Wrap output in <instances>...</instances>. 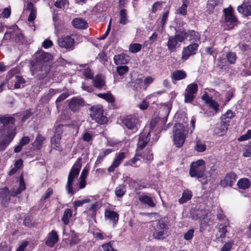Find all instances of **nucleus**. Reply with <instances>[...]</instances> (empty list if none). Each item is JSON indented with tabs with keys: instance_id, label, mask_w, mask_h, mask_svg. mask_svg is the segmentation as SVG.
Wrapping results in <instances>:
<instances>
[{
	"instance_id": "1",
	"label": "nucleus",
	"mask_w": 251,
	"mask_h": 251,
	"mask_svg": "<svg viewBox=\"0 0 251 251\" xmlns=\"http://www.w3.org/2000/svg\"><path fill=\"white\" fill-rule=\"evenodd\" d=\"M15 122V119L12 116H0V151H4L13 140L16 132L13 126Z\"/></svg>"
},
{
	"instance_id": "17",
	"label": "nucleus",
	"mask_w": 251,
	"mask_h": 251,
	"mask_svg": "<svg viewBox=\"0 0 251 251\" xmlns=\"http://www.w3.org/2000/svg\"><path fill=\"white\" fill-rule=\"evenodd\" d=\"M59 240V237L56 231L52 230L49 234L45 242L47 246L52 248Z\"/></svg>"
},
{
	"instance_id": "19",
	"label": "nucleus",
	"mask_w": 251,
	"mask_h": 251,
	"mask_svg": "<svg viewBox=\"0 0 251 251\" xmlns=\"http://www.w3.org/2000/svg\"><path fill=\"white\" fill-rule=\"evenodd\" d=\"M185 36L186 39L188 38V41L192 42V43L200 42L201 35L199 32L195 30H188L186 31Z\"/></svg>"
},
{
	"instance_id": "58",
	"label": "nucleus",
	"mask_w": 251,
	"mask_h": 251,
	"mask_svg": "<svg viewBox=\"0 0 251 251\" xmlns=\"http://www.w3.org/2000/svg\"><path fill=\"white\" fill-rule=\"evenodd\" d=\"M194 230L193 229H190L188 230L184 235V238L186 240H189L191 239L194 235Z\"/></svg>"
},
{
	"instance_id": "54",
	"label": "nucleus",
	"mask_w": 251,
	"mask_h": 251,
	"mask_svg": "<svg viewBox=\"0 0 251 251\" xmlns=\"http://www.w3.org/2000/svg\"><path fill=\"white\" fill-rule=\"evenodd\" d=\"M251 139V129L248 130L247 132L241 136L238 139V140L240 142L244 141Z\"/></svg>"
},
{
	"instance_id": "10",
	"label": "nucleus",
	"mask_w": 251,
	"mask_h": 251,
	"mask_svg": "<svg viewBox=\"0 0 251 251\" xmlns=\"http://www.w3.org/2000/svg\"><path fill=\"white\" fill-rule=\"evenodd\" d=\"M123 124L128 129L133 130V132L137 131L140 126L139 120L132 115L126 117L123 120Z\"/></svg>"
},
{
	"instance_id": "14",
	"label": "nucleus",
	"mask_w": 251,
	"mask_h": 251,
	"mask_svg": "<svg viewBox=\"0 0 251 251\" xmlns=\"http://www.w3.org/2000/svg\"><path fill=\"white\" fill-rule=\"evenodd\" d=\"M224 13L225 16V20L227 25H231L232 27L233 25H234L237 19L235 16L233 15V10L230 7L224 9Z\"/></svg>"
},
{
	"instance_id": "25",
	"label": "nucleus",
	"mask_w": 251,
	"mask_h": 251,
	"mask_svg": "<svg viewBox=\"0 0 251 251\" xmlns=\"http://www.w3.org/2000/svg\"><path fill=\"white\" fill-rule=\"evenodd\" d=\"M228 124L225 121L221 122L220 125L214 129V132L218 136H222L225 135L227 130Z\"/></svg>"
},
{
	"instance_id": "62",
	"label": "nucleus",
	"mask_w": 251,
	"mask_h": 251,
	"mask_svg": "<svg viewBox=\"0 0 251 251\" xmlns=\"http://www.w3.org/2000/svg\"><path fill=\"white\" fill-rule=\"evenodd\" d=\"M149 98V96L146 97V100H143L141 103L138 104V107L141 110H145L147 109L148 107L149 103L147 102V100Z\"/></svg>"
},
{
	"instance_id": "49",
	"label": "nucleus",
	"mask_w": 251,
	"mask_h": 251,
	"mask_svg": "<svg viewBox=\"0 0 251 251\" xmlns=\"http://www.w3.org/2000/svg\"><path fill=\"white\" fill-rule=\"evenodd\" d=\"M227 231L226 226H223L219 228L218 232L217 234V236L218 238H223L226 236V234Z\"/></svg>"
},
{
	"instance_id": "34",
	"label": "nucleus",
	"mask_w": 251,
	"mask_h": 251,
	"mask_svg": "<svg viewBox=\"0 0 251 251\" xmlns=\"http://www.w3.org/2000/svg\"><path fill=\"white\" fill-rule=\"evenodd\" d=\"M119 23L125 25L128 23L126 10L122 9L120 11Z\"/></svg>"
},
{
	"instance_id": "37",
	"label": "nucleus",
	"mask_w": 251,
	"mask_h": 251,
	"mask_svg": "<svg viewBox=\"0 0 251 251\" xmlns=\"http://www.w3.org/2000/svg\"><path fill=\"white\" fill-rule=\"evenodd\" d=\"M45 138L41 134H38L34 142V147L37 150L40 149L43 144Z\"/></svg>"
},
{
	"instance_id": "11",
	"label": "nucleus",
	"mask_w": 251,
	"mask_h": 251,
	"mask_svg": "<svg viewBox=\"0 0 251 251\" xmlns=\"http://www.w3.org/2000/svg\"><path fill=\"white\" fill-rule=\"evenodd\" d=\"M150 140V132L146 129H144L143 132L139 135L136 151L140 152L146 147Z\"/></svg>"
},
{
	"instance_id": "23",
	"label": "nucleus",
	"mask_w": 251,
	"mask_h": 251,
	"mask_svg": "<svg viewBox=\"0 0 251 251\" xmlns=\"http://www.w3.org/2000/svg\"><path fill=\"white\" fill-rule=\"evenodd\" d=\"M237 10L245 17L251 16V4L243 3L237 7Z\"/></svg>"
},
{
	"instance_id": "8",
	"label": "nucleus",
	"mask_w": 251,
	"mask_h": 251,
	"mask_svg": "<svg viewBox=\"0 0 251 251\" xmlns=\"http://www.w3.org/2000/svg\"><path fill=\"white\" fill-rule=\"evenodd\" d=\"M198 90L196 83H191L187 85L184 93L185 102L190 103L193 101Z\"/></svg>"
},
{
	"instance_id": "39",
	"label": "nucleus",
	"mask_w": 251,
	"mask_h": 251,
	"mask_svg": "<svg viewBox=\"0 0 251 251\" xmlns=\"http://www.w3.org/2000/svg\"><path fill=\"white\" fill-rule=\"evenodd\" d=\"M142 153L141 158H143L147 161H151L153 159V153L151 152V150L150 148H147Z\"/></svg>"
},
{
	"instance_id": "38",
	"label": "nucleus",
	"mask_w": 251,
	"mask_h": 251,
	"mask_svg": "<svg viewBox=\"0 0 251 251\" xmlns=\"http://www.w3.org/2000/svg\"><path fill=\"white\" fill-rule=\"evenodd\" d=\"M168 226L165 221L161 219L158 221L154 230L167 231Z\"/></svg>"
},
{
	"instance_id": "6",
	"label": "nucleus",
	"mask_w": 251,
	"mask_h": 251,
	"mask_svg": "<svg viewBox=\"0 0 251 251\" xmlns=\"http://www.w3.org/2000/svg\"><path fill=\"white\" fill-rule=\"evenodd\" d=\"M205 170L204 161L202 159H199L191 163L189 174L192 177L202 178L205 175Z\"/></svg>"
},
{
	"instance_id": "47",
	"label": "nucleus",
	"mask_w": 251,
	"mask_h": 251,
	"mask_svg": "<svg viewBox=\"0 0 251 251\" xmlns=\"http://www.w3.org/2000/svg\"><path fill=\"white\" fill-rule=\"evenodd\" d=\"M195 149L199 152H203L206 150V145L201 140H197L196 141Z\"/></svg>"
},
{
	"instance_id": "7",
	"label": "nucleus",
	"mask_w": 251,
	"mask_h": 251,
	"mask_svg": "<svg viewBox=\"0 0 251 251\" xmlns=\"http://www.w3.org/2000/svg\"><path fill=\"white\" fill-rule=\"evenodd\" d=\"M90 116L93 120L100 125H103L107 121L106 117L103 115V109L101 105H96L89 108Z\"/></svg>"
},
{
	"instance_id": "36",
	"label": "nucleus",
	"mask_w": 251,
	"mask_h": 251,
	"mask_svg": "<svg viewBox=\"0 0 251 251\" xmlns=\"http://www.w3.org/2000/svg\"><path fill=\"white\" fill-rule=\"evenodd\" d=\"M25 82L26 81L22 76L20 75H16L14 87L16 89H19L21 87L23 88Z\"/></svg>"
},
{
	"instance_id": "53",
	"label": "nucleus",
	"mask_w": 251,
	"mask_h": 251,
	"mask_svg": "<svg viewBox=\"0 0 251 251\" xmlns=\"http://www.w3.org/2000/svg\"><path fill=\"white\" fill-rule=\"evenodd\" d=\"M63 126L61 125H59L57 126L55 128L54 134L53 135V136H54V138L55 137L61 139L62 134L63 133Z\"/></svg>"
},
{
	"instance_id": "40",
	"label": "nucleus",
	"mask_w": 251,
	"mask_h": 251,
	"mask_svg": "<svg viewBox=\"0 0 251 251\" xmlns=\"http://www.w3.org/2000/svg\"><path fill=\"white\" fill-rule=\"evenodd\" d=\"M222 2V0H208L207 3V10L209 11V13L211 12L216 6Z\"/></svg>"
},
{
	"instance_id": "35",
	"label": "nucleus",
	"mask_w": 251,
	"mask_h": 251,
	"mask_svg": "<svg viewBox=\"0 0 251 251\" xmlns=\"http://www.w3.org/2000/svg\"><path fill=\"white\" fill-rule=\"evenodd\" d=\"M177 44V41L176 40L174 36H170L167 42V47L168 50L172 52L176 50V45Z\"/></svg>"
},
{
	"instance_id": "56",
	"label": "nucleus",
	"mask_w": 251,
	"mask_h": 251,
	"mask_svg": "<svg viewBox=\"0 0 251 251\" xmlns=\"http://www.w3.org/2000/svg\"><path fill=\"white\" fill-rule=\"evenodd\" d=\"M69 96L68 93H63L58 97L55 101L57 108H59L58 103L66 99Z\"/></svg>"
},
{
	"instance_id": "24",
	"label": "nucleus",
	"mask_w": 251,
	"mask_h": 251,
	"mask_svg": "<svg viewBox=\"0 0 251 251\" xmlns=\"http://www.w3.org/2000/svg\"><path fill=\"white\" fill-rule=\"evenodd\" d=\"M73 25L76 28L85 29L88 27L87 22L82 18H75L72 21Z\"/></svg>"
},
{
	"instance_id": "52",
	"label": "nucleus",
	"mask_w": 251,
	"mask_h": 251,
	"mask_svg": "<svg viewBox=\"0 0 251 251\" xmlns=\"http://www.w3.org/2000/svg\"><path fill=\"white\" fill-rule=\"evenodd\" d=\"M172 102H169L168 103H165L163 107L161 108V109L163 110V111H164L165 113L166 118L168 117L172 108Z\"/></svg>"
},
{
	"instance_id": "44",
	"label": "nucleus",
	"mask_w": 251,
	"mask_h": 251,
	"mask_svg": "<svg viewBox=\"0 0 251 251\" xmlns=\"http://www.w3.org/2000/svg\"><path fill=\"white\" fill-rule=\"evenodd\" d=\"M152 235L157 240L163 239L167 236V231L154 230Z\"/></svg>"
},
{
	"instance_id": "4",
	"label": "nucleus",
	"mask_w": 251,
	"mask_h": 251,
	"mask_svg": "<svg viewBox=\"0 0 251 251\" xmlns=\"http://www.w3.org/2000/svg\"><path fill=\"white\" fill-rule=\"evenodd\" d=\"M188 128L183 124H176L173 127V142L177 148L181 147L188 133Z\"/></svg>"
},
{
	"instance_id": "63",
	"label": "nucleus",
	"mask_w": 251,
	"mask_h": 251,
	"mask_svg": "<svg viewBox=\"0 0 251 251\" xmlns=\"http://www.w3.org/2000/svg\"><path fill=\"white\" fill-rule=\"evenodd\" d=\"M162 3L161 1H156L154 3L151 7V12L153 13H155L157 9L161 7Z\"/></svg>"
},
{
	"instance_id": "48",
	"label": "nucleus",
	"mask_w": 251,
	"mask_h": 251,
	"mask_svg": "<svg viewBox=\"0 0 251 251\" xmlns=\"http://www.w3.org/2000/svg\"><path fill=\"white\" fill-rule=\"evenodd\" d=\"M185 33L186 31L183 30L181 31L180 33L176 34L174 36V38H175L177 42H182L185 39H186Z\"/></svg>"
},
{
	"instance_id": "29",
	"label": "nucleus",
	"mask_w": 251,
	"mask_h": 251,
	"mask_svg": "<svg viewBox=\"0 0 251 251\" xmlns=\"http://www.w3.org/2000/svg\"><path fill=\"white\" fill-rule=\"evenodd\" d=\"M192 197V192L188 190H184L182 193V197L178 200L180 204H183L190 200Z\"/></svg>"
},
{
	"instance_id": "55",
	"label": "nucleus",
	"mask_w": 251,
	"mask_h": 251,
	"mask_svg": "<svg viewBox=\"0 0 251 251\" xmlns=\"http://www.w3.org/2000/svg\"><path fill=\"white\" fill-rule=\"evenodd\" d=\"M233 245V242L229 241L226 242L222 247L221 251H230Z\"/></svg>"
},
{
	"instance_id": "16",
	"label": "nucleus",
	"mask_w": 251,
	"mask_h": 251,
	"mask_svg": "<svg viewBox=\"0 0 251 251\" xmlns=\"http://www.w3.org/2000/svg\"><path fill=\"white\" fill-rule=\"evenodd\" d=\"M126 158V153L124 152L116 154L111 165L108 168L109 173L113 172L116 168L118 167L123 160Z\"/></svg>"
},
{
	"instance_id": "18",
	"label": "nucleus",
	"mask_w": 251,
	"mask_h": 251,
	"mask_svg": "<svg viewBox=\"0 0 251 251\" xmlns=\"http://www.w3.org/2000/svg\"><path fill=\"white\" fill-rule=\"evenodd\" d=\"M130 57L125 53H121L120 54L114 56L113 60L116 65H125L127 64L130 60Z\"/></svg>"
},
{
	"instance_id": "27",
	"label": "nucleus",
	"mask_w": 251,
	"mask_h": 251,
	"mask_svg": "<svg viewBox=\"0 0 251 251\" xmlns=\"http://www.w3.org/2000/svg\"><path fill=\"white\" fill-rule=\"evenodd\" d=\"M139 200L143 203L148 205L149 207H153L155 206L152 199L147 195H141L139 197Z\"/></svg>"
},
{
	"instance_id": "20",
	"label": "nucleus",
	"mask_w": 251,
	"mask_h": 251,
	"mask_svg": "<svg viewBox=\"0 0 251 251\" xmlns=\"http://www.w3.org/2000/svg\"><path fill=\"white\" fill-rule=\"evenodd\" d=\"M142 156V153L139 151H136L135 155L130 160L126 161L124 165L125 166H131L134 167H138L140 165V159Z\"/></svg>"
},
{
	"instance_id": "42",
	"label": "nucleus",
	"mask_w": 251,
	"mask_h": 251,
	"mask_svg": "<svg viewBox=\"0 0 251 251\" xmlns=\"http://www.w3.org/2000/svg\"><path fill=\"white\" fill-rule=\"evenodd\" d=\"M190 215L192 218L194 220H198L203 216V212L199 210H193L190 212Z\"/></svg>"
},
{
	"instance_id": "61",
	"label": "nucleus",
	"mask_w": 251,
	"mask_h": 251,
	"mask_svg": "<svg viewBox=\"0 0 251 251\" xmlns=\"http://www.w3.org/2000/svg\"><path fill=\"white\" fill-rule=\"evenodd\" d=\"M98 59H99V61L103 64L107 61V56L104 52L99 53Z\"/></svg>"
},
{
	"instance_id": "59",
	"label": "nucleus",
	"mask_w": 251,
	"mask_h": 251,
	"mask_svg": "<svg viewBox=\"0 0 251 251\" xmlns=\"http://www.w3.org/2000/svg\"><path fill=\"white\" fill-rule=\"evenodd\" d=\"M11 15V9L10 8H5L1 14V17L3 18H8Z\"/></svg>"
},
{
	"instance_id": "51",
	"label": "nucleus",
	"mask_w": 251,
	"mask_h": 251,
	"mask_svg": "<svg viewBox=\"0 0 251 251\" xmlns=\"http://www.w3.org/2000/svg\"><path fill=\"white\" fill-rule=\"evenodd\" d=\"M90 200L88 199H85L82 200H78L74 202V207L75 210L76 211L77 207L82 206L83 204L89 202Z\"/></svg>"
},
{
	"instance_id": "46",
	"label": "nucleus",
	"mask_w": 251,
	"mask_h": 251,
	"mask_svg": "<svg viewBox=\"0 0 251 251\" xmlns=\"http://www.w3.org/2000/svg\"><path fill=\"white\" fill-rule=\"evenodd\" d=\"M142 48V45L138 43L131 44L129 46V50L132 53L139 52Z\"/></svg>"
},
{
	"instance_id": "31",
	"label": "nucleus",
	"mask_w": 251,
	"mask_h": 251,
	"mask_svg": "<svg viewBox=\"0 0 251 251\" xmlns=\"http://www.w3.org/2000/svg\"><path fill=\"white\" fill-rule=\"evenodd\" d=\"M73 215L72 210L71 209L67 208L65 209L63 216L61 218V221L65 225L69 224L70 219Z\"/></svg>"
},
{
	"instance_id": "33",
	"label": "nucleus",
	"mask_w": 251,
	"mask_h": 251,
	"mask_svg": "<svg viewBox=\"0 0 251 251\" xmlns=\"http://www.w3.org/2000/svg\"><path fill=\"white\" fill-rule=\"evenodd\" d=\"M97 96L99 98L102 99L109 102L112 103L115 100V98L109 92L106 93H99L97 94Z\"/></svg>"
},
{
	"instance_id": "12",
	"label": "nucleus",
	"mask_w": 251,
	"mask_h": 251,
	"mask_svg": "<svg viewBox=\"0 0 251 251\" xmlns=\"http://www.w3.org/2000/svg\"><path fill=\"white\" fill-rule=\"evenodd\" d=\"M198 47V43H193L186 47H184L182 50L181 58L183 60H187L190 56L195 54Z\"/></svg>"
},
{
	"instance_id": "32",
	"label": "nucleus",
	"mask_w": 251,
	"mask_h": 251,
	"mask_svg": "<svg viewBox=\"0 0 251 251\" xmlns=\"http://www.w3.org/2000/svg\"><path fill=\"white\" fill-rule=\"evenodd\" d=\"M237 185L239 188L245 190L250 187L251 183L248 178H243L238 181Z\"/></svg>"
},
{
	"instance_id": "22",
	"label": "nucleus",
	"mask_w": 251,
	"mask_h": 251,
	"mask_svg": "<svg viewBox=\"0 0 251 251\" xmlns=\"http://www.w3.org/2000/svg\"><path fill=\"white\" fill-rule=\"evenodd\" d=\"M11 36H15V40L16 42L17 43L23 44L25 41V38L24 36L19 31L12 33L6 32L4 34V38L6 39L8 38V37H10Z\"/></svg>"
},
{
	"instance_id": "50",
	"label": "nucleus",
	"mask_w": 251,
	"mask_h": 251,
	"mask_svg": "<svg viewBox=\"0 0 251 251\" xmlns=\"http://www.w3.org/2000/svg\"><path fill=\"white\" fill-rule=\"evenodd\" d=\"M188 5V3H182V5L177 9L176 13L182 16H185L187 14Z\"/></svg>"
},
{
	"instance_id": "57",
	"label": "nucleus",
	"mask_w": 251,
	"mask_h": 251,
	"mask_svg": "<svg viewBox=\"0 0 251 251\" xmlns=\"http://www.w3.org/2000/svg\"><path fill=\"white\" fill-rule=\"evenodd\" d=\"M83 75L87 78L92 79L93 77V73L91 70L89 68H87L83 72Z\"/></svg>"
},
{
	"instance_id": "2",
	"label": "nucleus",
	"mask_w": 251,
	"mask_h": 251,
	"mask_svg": "<svg viewBox=\"0 0 251 251\" xmlns=\"http://www.w3.org/2000/svg\"><path fill=\"white\" fill-rule=\"evenodd\" d=\"M51 58V55L49 53L43 51L36 52L34 61L32 62V75H35L38 79L46 77L50 72Z\"/></svg>"
},
{
	"instance_id": "26",
	"label": "nucleus",
	"mask_w": 251,
	"mask_h": 251,
	"mask_svg": "<svg viewBox=\"0 0 251 251\" xmlns=\"http://www.w3.org/2000/svg\"><path fill=\"white\" fill-rule=\"evenodd\" d=\"M94 86L98 88L101 89L105 85V81L101 75H97L93 79Z\"/></svg>"
},
{
	"instance_id": "9",
	"label": "nucleus",
	"mask_w": 251,
	"mask_h": 251,
	"mask_svg": "<svg viewBox=\"0 0 251 251\" xmlns=\"http://www.w3.org/2000/svg\"><path fill=\"white\" fill-rule=\"evenodd\" d=\"M68 107L73 112H77L85 105L84 100L80 97H74L68 100Z\"/></svg>"
},
{
	"instance_id": "13",
	"label": "nucleus",
	"mask_w": 251,
	"mask_h": 251,
	"mask_svg": "<svg viewBox=\"0 0 251 251\" xmlns=\"http://www.w3.org/2000/svg\"><path fill=\"white\" fill-rule=\"evenodd\" d=\"M57 42L58 46L61 48H65L68 50L74 49L75 40L70 36L59 38L58 39Z\"/></svg>"
},
{
	"instance_id": "43",
	"label": "nucleus",
	"mask_w": 251,
	"mask_h": 251,
	"mask_svg": "<svg viewBox=\"0 0 251 251\" xmlns=\"http://www.w3.org/2000/svg\"><path fill=\"white\" fill-rule=\"evenodd\" d=\"M116 71L120 76L126 74L129 71V68L126 65H121L117 67Z\"/></svg>"
},
{
	"instance_id": "21",
	"label": "nucleus",
	"mask_w": 251,
	"mask_h": 251,
	"mask_svg": "<svg viewBox=\"0 0 251 251\" xmlns=\"http://www.w3.org/2000/svg\"><path fill=\"white\" fill-rule=\"evenodd\" d=\"M187 74L182 70H178L173 72L171 75V78L173 83L175 81H178L185 78Z\"/></svg>"
},
{
	"instance_id": "30",
	"label": "nucleus",
	"mask_w": 251,
	"mask_h": 251,
	"mask_svg": "<svg viewBox=\"0 0 251 251\" xmlns=\"http://www.w3.org/2000/svg\"><path fill=\"white\" fill-rule=\"evenodd\" d=\"M61 139L54 136H52L50 139L51 147L53 149L61 151L63 150L60 146V141Z\"/></svg>"
},
{
	"instance_id": "3",
	"label": "nucleus",
	"mask_w": 251,
	"mask_h": 251,
	"mask_svg": "<svg viewBox=\"0 0 251 251\" xmlns=\"http://www.w3.org/2000/svg\"><path fill=\"white\" fill-rule=\"evenodd\" d=\"M25 189L24 178L21 176L19 181V186L16 189L13 188L9 191L7 187L0 189V202L2 205L7 204L10 201V196L15 197L20 194Z\"/></svg>"
},
{
	"instance_id": "45",
	"label": "nucleus",
	"mask_w": 251,
	"mask_h": 251,
	"mask_svg": "<svg viewBox=\"0 0 251 251\" xmlns=\"http://www.w3.org/2000/svg\"><path fill=\"white\" fill-rule=\"evenodd\" d=\"M226 57L228 62L231 64H234L237 59L236 53L232 51L228 52L226 54Z\"/></svg>"
},
{
	"instance_id": "28",
	"label": "nucleus",
	"mask_w": 251,
	"mask_h": 251,
	"mask_svg": "<svg viewBox=\"0 0 251 251\" xmlns=\"http://www.w3.org/2000/svg\"><path fill=\"white\" fill-rule=\"evenodd\" d=\"M105 217L113 221L114 225L117 224L119 220V215L113 211L106 210L105 212Z\"/></svg>"
},
{
	"instance_id": "5",
	"label": "nucleus",
	"mask_w": 251,
	"mask_h": 251,
	"mask_svg": "<svg viewBox=\"0 0 251 251\" xmlns=\"http://www.w3.org/2000/svg\"><path fill=\"white\" fill-rule=\"evenodd\" d=\"M81 166V158H78L70 171L66 186V190L68 193L71 195H73L76 192V191L73 189V183L75 179L78 176Z\"/></svg>"
},
{
	"instance_id": "60",
	"label": "nucleus",
	"mask_w": 251,
	"mask_h": 251,
	"mask_svg": "<svg viewBox=\"0 0 251 251\" xmlns=\"http://www.w3.org/2000/svg\"><path fill=\"white\" fill-rule=\"evenodd\" d=\"M53 194V190L51 188H49L47 192H46L45 194L42 196V197L41 199V201H45L47 199L49 198L50 196Z\"/></svg>"
},
{
	"instance_id": "15",
	"label": "nucleus",
	"mask_w": 251,
	"mask_h": 251,
	"mask_svg": "<svg viewBox=\"0 0 251 251\" xmlns=\"http://www.w3.org/2000/svg\"><path fill=\"white\" fill-rule=\"evenodd\" d=\"M237 178V176L234 173L230 172L221 181V185L224 187L227 186L231 187L236 181Z\"/></svg>"
},
{
	"instance_id": "41",
	"label": "nucleus",
	"mask_w": 251,
	"mask_h": 251,
	"mask_svg": "<svg viewBox=\"0 0 251 251\" xmlns=\"http://www.w3.org/2000/svg\"><path fill=\"white\" fill-rule=\"evenodd\" d=\"M126 192V188L125 186L121 185L117 187L115 190L116 196L118 198L122 197Z\"/></svg>"
},
{
	"instance_id": "64",
	"label": "nucleus",
	"mask_w": 251,
	"mask_h": 251,
	"mask_svg": "<svg viewBox=\"0 0 251 251\" xmlns=\"http://www.w3.org/2000/svg\"><path fill=\"white\" fill-rule=\"evenodd\" d=\"M208 104H209V106L212 108L214 109L215 111L217 112L219 110V104L212 100Z\"/></svg>"
}]
</instances>
